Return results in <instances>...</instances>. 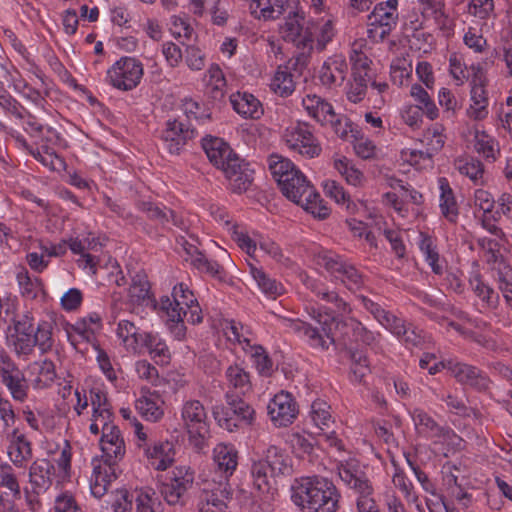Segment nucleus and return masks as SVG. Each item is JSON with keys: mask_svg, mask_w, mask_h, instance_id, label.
Here are the masks:
<instances>
[{"mask_svg": "<svg viewBox=\"0 0 512 512\" xmlns=\"http://www.w3.org/2000/svg\"><path fill=\"white\" fill-rule=\"evenodd\" d=\"M471 85V104L466 114L473 120H483L488 116V97L485 90L486 79L481 69L474 73Z\"/></svg>", "mask_w": 512, "mask_h": 512, "instance_id": "obj_21", "label": "nucleus"}, {"mask_svg": "<svg viewBox=\"0 0 512 512\" xmlns=\"http://www.w3.org/2000/svg\"><path fill=\"white\" fill-rule=\"evenodd\" d=\"M226 379L229 386L235 389L239 394H246L251 391L252 385L250 375L239 365H231L226 370Z\"/></svg>", "mask_w": 512, "mask_h": 512, "instance_id": "obj_44", "label": "nucleus"}, {"mask_svg": "<svg viewBox=\"0 0 512 512\" xmlns=\"http://www.w3.org/2000/svg\"><path fill=\"white\" fill-rule=\"evenodd\" d=\"M32 344L33 348L38 346L42 353H45L52 348V326L49 322L43 321L37 324Z\"/></svg>", "mask_w": 512, "mask_h": 512, "instance_id": "obj_54", "label": "nucleus"}, {"mask_svg": "<svg viewBox=\"0 0 512 512\" xmlns=\"http://www.w3.org/2000/svg\"><path fill=\"white\" fill-rule=\"evenodd\" d=\"M54 465L48 459H37L29 468V482L36 495L44 493L52 485Z\"/></svg>", "mask_w": 512, "mask_h": 512, "instance_id": "obj_29", "label": "nucleus"}, {"mask_svg": "<svg viewBox=\"0 0 512 512\" xmlns=\"http://www.w3.org/2000/svg\"><path fill=\"white\" fill-rule=\"evenodd\" d=\"M316 319L321 326L320 328L313 327L311 324L299 319L291 320L288 327L292 332L304 339L310 347L325 351L335 342L332 333L333 327L336 326L335 316L318 313Z\"/></svg>", "mask_w": 512, "mask_h": 512, "instance_id": "obj_5", "label": "nucleus"}, {"mask_svg": "<svg viewBox=\"0 0 512 512\" xmlns=\"http://www.w3.org/2000/svg\"><path fill=\"white\" fill-rule=\"evenodd\" d=\"M306 21L303 12H290L281 26V33L287 42H292L298 48L313 49V32Z\"/></svg>", "mask_w": 512, "mask_h": 512, "instance_id": "obj_12", "label": "nucleus"}, {"mask_svg": "<svg viewBox=\"0 0 512 512\" xmlns=\"http://www.w3.org/2000/svg\"><path fill=\"white\" fill-rule=\"evenodd\" d=\"M193 292L189 290L188 286L180 283L174 286L172 291V298L163 296L160 299V309L167 314L171 320H180L183 307L195 303Z\"/></svg>", "mask_w": 512, "mask_h": 512, "instance_id": "obj_22", "label": "nucleus"}, {"mask_svg": "<svg viewBox=\"0 0 512 512\" xmlns=\"http://www.w3.org/2000/svg\"><path fill=\"white\" fill-rule=\"evenodd\" d=\"M194 486V472L186 466L175 467L161 486V494L169 505H185Z\"/></svg>", "mask_w": 512, "mask_h": 512, "instance_id": "obj_7", "label": "nucleus"}, {"mask_svg": "<svg viewBox=\"0 0 512 512\" xmlns=\"http://www.w3.org/2000/svg\"><path fill=\"white\" fill-rule=\"evenodd\" d=\"M207 88L209 95L214 100H221L225 95L226 80L224 73L217 64H212L208 69Z\"/></svg>", "mask_w": 512, "mask_h": 512, "instance_id": "obj_47", "label": "nucleus"}, {"mask_svg": "<svg viewBox=\"0 0 512 512\" xmlns=\"http://www.w3.org/2000/svg\"><path fill=\"white\" fill-rule=\"evenodd\" d=\"M184 110L189 120L194 119L199 124H205L211 120V112L208 108H202L198 102L188 100L184 104Z\"/></svg>", "mask_w": 512, "mask_h": 512, "instance_id": "obj_63", "label": "nucleus"}, {"mask_svg": "<svg viewBox=\"0 0 512 512\" xmlns=\"http://www.w3.org/2000/svg\"><path fill=\"white\" fill-rule=\"evenodd\" d=\"M348 72V64L342 55H334L324 61L318 72V78L325 87L341 86Z\"/></svg>", "mask_w": 512, "mask_h": 512, "instance_id": "obj_25", "label": "nucleus"}, {"mask_svg": "<svg viewBox=\"0 0 512 512\" xmlns=\"http://www.w3.org/2000/svg\"><path fill=\"white\" fill-rule=\"evenodd\" d=\"M145 337V342L143 344V348H145L150 356L162 363H167L170 358L169 349L166 343L158 336V334H154L152 332L147 333Z\"/></svg>", "mask_w": 512, "mask_h": 512, "instance_id": "obj_46", "label": "nucleus"}, {"mask_svg": "<svg viewBox=\"0 0 512 512\" xmlns=\"http://www.w3.org/2000/svg\"><path fill=\"white\" fill-rule=\"evenodd\" d=\"M306 286L315 294L321 301L331 304V313L325 315L335 316V325H337L340 316L347 315L351 312L350 305L339 295L335 290H330L324 283L308 279Z\"/></svg>", "mask_w": 512, "mask_h": 512, "instance_id": "obj_20", "label": "nucleus"}, {"mask_svg": "<svg viewBox=\"0 0 512 512\" xmlns=\"http://www.w3.org/2000/svg\"><path fill=\"white\" fill-rule=\"evenodd\" d=\"M470 286L474 293L489 307L495 308L498 305V293L489 285L485 284L479 275L470 279Z\"/></svg>", "mask_w": 512, "mask_h": 512, "instance_id": "obj_51", "label": "nucleus"}, {"mask_svg": "<svg viewBox=\"0 0 512 512\" xmlns=\"http://www.w3.org/2000/svg\"><path fill=\"white\" fill-rule=\"evenodd\" d=\"M135 406L138 412L149 421L155 422L163 415V411L157 403L147 397L138 399Z\"/></svg>", "mask_w": 512, "mask_h": 512, "instance_id": "obj_61", "label": "nucleus"}, {"mask_svg": "<svg viewBox=\"0 0 512 512\" xmlns=\"http://www.w3.org/2000/svg\"><path fill=\"white\" fill-rule=\"evenodd\" d=\"M334 168L341 174L346 182L353 186H361L365 180L363 172L358 169L352 160L340 157L334 160Z\"/></svg>", "mask_w": 512, "mask_h": 512, "instance_id": "obj_43", "label": "nucleus"}, {"mask_svg": "<svg viewBox=\"0 0 512 512\" xmlns=\"http://www.w3.org/2000/svg\"><path fill=\"white\" fill-rule=\"evenodd\" d=\"M9 440L8 455L12 463L18 468H24L32 458V447L30 441L18 429L7 433Z\"/></svg>", "mask_w": 512, "mask_h": 512, "instance_id": "obj_28", "label": "nucleus"}, {"mask_svg": "<svg viewBox=\"0 0 512 512\" xmlns=\"http://www.w3.org/2000/svg\"><path fill=\"white\" fill-rule=\"evenodd\" d=\"M261 460L268 466L270 476H287L293 471L292 459L282 448L270 445L262 451Z\"/></svg>", "mask_w": 512, "mask_h": 512, "instance_id": "obj_27", "label": "nucleus"}, {"mask_svg": "<svg viewBox=\"0 0 512 512\" xmlns=\"http://www.w3.org/2000/svg\"><path fill=\"white\" fill-rule=\"evenodd\" d=\"M251 476L254 487L260 492L269 490L270 472L268 466L260 459L253 461L251 466Z\"/></svg>", "mask_w": 512, "mask_h": 512, "instance_id": "obj_57", "label": "nucleus"}, {"mask_svg": "<svg viewBox=\"0 0 512 512\" xmlns=\"http://www.w3.org/2000/svg\"><path fill=\"white\" fill-rule=\"evenodd\" d=\"M474 147L475 150L486 159L495 160V153L498 151L497 143L485 132L476 134Z\"/></svg>", "mask_w": 512, "mask_h": 512, "instance_id": "obj_62", "label": "nucleus"}, {"mask_svg": "<svg viewBox=\"0 0 512 512\" xmlns=\"http://www.w3.org/2000/svg\"><path fill=\"white\" fill-rule=\"evenodd\" d=\"M226 400L229 406L228 408H225L222 405H217L212 409L213 417L219 426L229 431H233V429L236 428L238 424L232 415L236 416L238 420L244 422L245 424L252 423L255 415V410L252 408V406H250L240 397L230 394L229 392L226 393Z\"/></svg>", "mask_w": 512, "mask_h": 512, "instance_id": "obj_9", "label": "nucleus"}, {"mask_svg": "<svg viewBox=\"0 0 512 512\" xmlns=\"http://www.w3.org/2000/svg\"><path fill=\"white\" fill-rule=\"evenodd\" d=\"M202 147L209 161L220 170L238 156L228 143L218 137H205L202 140Z\"/></svg>", "mask_w": 512, "mask_h": 512, "instance_id": "obj_26", "label": "nucleus"}, {"mask_svg": "<svg viewBox=\"0 0 512 512\" xmlns=\"http://www.w3.org/2000/svg\"><path fill=\"white\" fill-rule=\"evenodd\" d=\"M316 263L350 291H357L364 285L363 275L354 265L332 251H322L316 255Z\"/></svg>", "mask_w": 512, "mask_h": 512, "instance_id": "obj_6", "label": "nucleus"}, {"mask_svg": "<svg viewBox=\"0 0 512 512\" xmlns=\"http://www.w3.org/2000/svg\"><path fill=\"white\" fill-rule=\"evenodd\" d=\"M229 497L230 490L227 483L207 482L198 497V510L199 512H226L225 500Z\"/></svg>", "mask_w": 512, "mask_h": 512, "instance_id": "obj_17", "label": "nucleus"}, {"mask_svg": "<svg viewBox=\"0 0 512 512\" xmlns=\"http://www.w3.org/2000/svg\"><path fill=\"white\" fill-rule=\"evenodd\" d=\"M251 274L260 290L269 298L276 299L285 292L282 283L269 277L262 269L251 266Z\"/></svg>", "mask_w": 512, "mask_h": 512, "instance_id": "obj_40", "label": "nucleus"}, {"mask_svg": "<svg viewBox=\"0 0 512 512\" xmlns=\"http://www.w3.org/2000/svg\"><path fill=\"white\" fill-rule=\"evenodd\" d=\"M269 169L278 185L282 184L285 178L295 176L300 170L288 158L273 154L268 159Z\"/></svg>", "mask_w": 512, "mask_h": 512, "instance_id": "obj_41", "label": "nucleus"}, {"mask_svg": "<svg viewBox=\"0 0 512 512\" xmlns=\"http://www.w3.org/2000/svg\"><path fill=\"white\" fill-rule=\"evenodd\" d=\"M456 167L462 175L469 177L475 184L482 183L484 168L480 160L472 157L458 159Z\"/></svg>", "mask_w": 512, "mask_h": 512, "instance_id": "obj_49", "label": "nucleus"}, {"mask_svg": "<svg viewBox=\"0 0 512 512\" xmlns=\"http://www.w3.org/2000/svg\"><path fill=\"white\" fill-rule=\"evenodd\" d=\"M149 463L156 470H166L174 461L173 445L166 442L154 443L144 448Z\"/></svg>", "mask_w": 512, "mask_h": 512, "instance_id": "obj_34", "label": "nucleus"}, {"mask_svg": "<svg viewBox=\"0 0 512 512\" xmlns=\"http://www.w3.org/2000/svg\"><path fill=\"white\" fill-rule=\"evenodd\" d=\"M302 105L309 116L314 118L321 125H327L334 117L333 106L317 95H307L302 99Z\"/></svg>", "mask_w": 512, "mask_h": 512, "instance_id": "obj_36", "label": "nucleus"}, {"mask_svg": "<svg viewBox=\"0 0 512 512\" xmlns=\"http://www.w3.org/2000/svg\"><path fill=\"white\" fill-rule=\"evenodd\" d=\"M213 462L227 480L237 468L238 451L231 444L219 443L213 449Z\"/></svg>", "mask_w": 512, "mask_h": 512, "instance_id": "obj_30", "label": "nucleus"}, {"mask_svg": "<svg viewBox=\"0 0 512 512\" xmlns=\"http://www.w3.org/2000/svg\"><path fill=\"white\" fill-rule=\"evenodd\" d=\"M444 366L448 367L453 377L461 384L468 385L478 391H485L489 388L490 379L475 366L451 359Z\"/></svg>", "mask_w": 512, "mask_h": 512, "instance_id": "obj_18", "label": "nucleus"}, {"mask_svg": "<svg viewBox=\"0 0 512 512\" xmlns=\"http://www.w3.org/2000/svg\"><path fill=\"white\" fill-rule=\"evenodd\" d=\"M268 415L277 427H286L293 422L298 414L296 402L288 392L277 393L267 406Z\"/></svg>", "mask_w": 512, "mask_h": 512, "instance_id": "obj_16", "label": "nucleus"}, {"mask_svg": "<svg viewBox=\"0 0 512 512\" xmlns=\"http://www.w3.org/2000/svg\"><path fill=\"white\" fill-rule=\"evenodd\" d=\"M299 58L289 60L286 65H280L270 84L271 89L281 97H288L295 91V81L292 70H295Z\"/></svg>", "mask_w": 512, "mask_h": 512, "instance_id": "obj_31", "label": "nucleus"}, {"mask_svg": "<svg viewBox=\"0 0 512 512\" xmlns=\"http://www.w3.org/2000/svg\"><path fill=\"white\" fill-rule=\"evenodd\" d=\"M17 281L22 296L28 299H35L42 290L41 280L37 277L32 278L25 269L17 274Z\"/></svg>", "mask_w": 512, "mask_h": 512, "instance_id": "obj_52", "label": "nucleus"}, {"mask_svg": "<svg viewBox=\"0 0 512 512\" xmlns=\"http://www.w3.org/2000/svg\"><path fill=\"white\" fill-rule=\"evenodd\" d=\"M194 128L187 126L182 121L174 119L166 122V127L161 133L163 148L172 155L180 153L186 142L195 137Z\"/></svg>", "mask_w": 512, "mask_h": 512, "instance_id": "obj_15", "label": "nucleus"}, {"mask_svg": "<svg viewBox=\"0 0 512 512\" xmlns=\"http://www.w3.org/2000/svg\"><path fill=\"white\" fill-rule=\"evenodd\" d=\"M137 207L146 213L150 220L157 221L162 228L170 229L169 224L171 223L182 231L188 230L186 221L166 206H159L151 201H139Z\"/></svg>", "mask_w": 512, "mask_h": 512, "instance_id": "obj_24", "label": "nucleus"}, {"mask_svg": "<svg viewBox=\"0 0 512 512\" xmlns=\"http://www.w3.org/2000/svg\"><path fill=\"white\" fill-rule=\"evenodd\" d=\"M418 434L431 439L446 438L450 432L449 429L440 426L428 413L424 410L416 408L411 412Z\"/></svg>", "mask_w": 512, "mask_h": 512, "instance_id": "obj_32", "label": "nucleus"}, {"mask_svg": "<svg viewBox=\"0 0 512 512\" xmlns=\"http://www.w3.org/2000/svg\"><path fill=\"white\" fill-rule=\"evenodd\" d=\"M0 486L8 489L14 499H20V485L10 464L0 465Z\"/></svg>", "mask_w": 512, "mask_h": 512, "instance_id": "obj_58", "label": "nucleus"}, {"mask_svg": "<svg viewBox=\"0 0 512 512\" xmlns=\"http://www.w3.org/2000/svg\"><path fill=\"white\" fill-rule=\"evenodd\" d=\"M222 171L229 181L230 189L235 193L247 191L254 179V170L239 156L228 163Z\"/></svg>", "mask_w": 512, "mask_h": 512, "instance_id": "obj_23", "label": "nucleus"}, {"mask_svg": "<svg viewBox=\"0 0 512 512\" xmlns=\"http://www.w3.org/2000/svg\"><path fill=\"white\" fill-rule=\"evenodd\" d=\"M309 27L313 32V44L316 42V49L323 51L327 44L335 36V28L331 19L322 21H309Z\"/></svg>", "mask_w": 512, "mask_h": 512, "instance_id": "obj_42", "label": "nucleus"}, {"mask_svg": "<svg viewBox=\"0 0 512 512\" xmlns=\"http://www.w3.org/2000/svg\"><path fill=\"white\" fill-rule=\"evenodd\" d=\"M15 90L19 92L24 98L31 101L37 107L46 110V98L39 90L32 87L27 82L20 80L14 83Z\"/></svg>", "mask_w": 512, "mask_h": 512, "instance_id": "obj_59", "label": "nucleus"}, {"mask_svg": "<svg viewBox=\"0 0 512 512\" xmlns=\"http://www.w3.org/2000/svg\"><path fill=\"white\" fill-rule=\"evenodd\" d=\"M150 284L145 275L136 274L129 287V297L133 303L140 304L149 298Z\"/></svg>", "mask_w": 512, "mask_h": 512, "instance_id": "obj_55", "label": "nucleus"}, {"mask_svg": "<svg viewBox=\"0 0 512 512\" xmlns=\"http://www.w3.org/2000/svg\"><path fill=\"white\" fill-rule=\"evenodd\" d=\"M323 189L325 194L335 200L336 203L345 205L348 211L354 212L356 205L350 200L349 195L339 183L334 180H327Z\"/></svg>", "mask_w": 512, "mask_h": 512, "instance_id": "obj_53", "label": "nucleus"}, {"mask_svg": "<svg viewBox=\"0 0 512 512\" xmlns=\"http://www.w3.org/2000/svg\"><path fill=\"white\" fill-rule=\"evenodd\" d=\"M102 433L100 446L103 452V463L94 465L91 477V493L101 498L108 490V486L117 478V464L124 458L126 446L120 429L107 427Z\"/></svg>", "mask_w": 512, "mask_h": 512, "instance_id": "obj_2", "label": "nucleus"}, {"mask_svg": "<svg viewBox=\"0 0 512 512\" xmlns=\"http://www.w3.org/2000/svg\"><path fill=\"white\" fill-rule=\"evenodd\" d=\"M233 109L244 118L259 119L263 115L260 101L248 92H237L230 96Z\"/></svg>", "mask_w": 512, "mask_h": 512, "instance_id": "obj_33", "label": "nucleus"}, {"mask_svg": "<svg viewBox=\"0 0 512 512\" xmlns=\"http://www.w3.org/2000/svg\"><path fill=\"white\" fill-rule=\"evenodd\" d=\"M142 76V63L134 57L124 56L108 69L107 82L118 90L130 91L139 85Z\"/></svg>", "mask_w": 512, "mask_h": 512, "instance_id": "obj_8", "label": "nucleus"}, {"mask_svg": "<svg viewBox=\"0 0 512 512\" xmlns=\"http://www.w3.org/2000/svg\"><path fill=\"white\" fill-rule=\"evenodd\" d=\"M337 473L341 481L358 495L356 500L358 512H380L372 497L374 489L371 481L357 461L341 462L337 465Z\"/></svg>", "mask_w": 512, "mask_h": 512, "instance_id": "obj_4", "label": "nucleus"}, {"mask_svg": "<svg viewBox=\"0 0 512 512\" xmlns=\"http://www.w3.org/2000/svg\"><path fill=\"white\" fill-rule=\"evenodd\" d=\"M283 138L290 149L306 158L317 157L322 151L319 141L306 123H298L295 126L287 128Z\"/></svg>", "mask_w": 512, "mask_h": 512, "instance_id": "obj_11", "label": "nucleus"}, {"mask_svg": "<svg viewBox=\"0 0 512 512\" xmlns=\"http://www.w3.org/2000/svg\"><path fill=\"white\" fill-rule=\"evenodd\" d=\"M398 0H387L378 3L368 15V26H379V39L383 40L389 35L398 20Z\"/></svg>", "mask_w": 512, "mask_h": 512, "instance_id": "obj_19", "label": "nucleus"}, {"mask_svg": "<svg viewBox=\"0 0 512 512\" xmlns=\"http://www.w3.org/2000/svg\"><path fill=\"white\" fill-rule=\"evenodd\" d=\"M419 248L432 271L437 275L442 274L443 266L440 263L439 253L432 237L421 233Z\"/></svg>", "mask_w": 512, "mask_h": 512, "instance_id": "obj_45", "label": "nucleus"}, {"mask_svg": "<svg viewBox=\"0 0 512 512\" xmlns=\"http://www.w3.org/2000/svg\"><path fill=\"white\" fill-rule=\"evenodd\" d=\"M66 333L71 345L80 352L86 349L82 348V345L92 343L95 339V329L87 323L86 318L77 320L74 324H68Z\"/></svg>", "mask_w": 512, "mask_h": 512, "instance_id": "obj_35", "label": "nucleus"}, {"mask_svg": "<svg viewBox=\"0 0 512 512\" xmlns=\"http://www.w3.org/2000/svg\"><path fill=\"white\" fill-rule=\"evenodd\" d=\"M410 95L417 103L416 105H420V107L424 110L425 115L430 120H434L438 117V108L436 107L428 92L420 84H413L411 86Z\"/></svg>", "mask_w": 512, "mask_h": 512, "instance_id": "obj_48", "label": "nucleus"}, {"mask_svg": "<svg viewBox=\"0 0 512 512\" xmlns=\"http://www.w3.org/2000/svg\"><path fill=\"white\" fill-rule=\"evenodd\" d=\"M329 410L330 406L323 400H315L311 405L310 417L321 430L329 429L333 423Z\"/></svg>", "mask_w": 512, "mask_h": 512, "instance_id": "obj_50", "label": "nucleus"}, {"mask_svg": "<svg viewBox=\"0 0 512 512\" xmlns=\"http://www.w3.org/2000/svg\"><path fill=\"white\" fill-rule=\"evenodd\" d=\"M341 497L334 482L320 475L296 478L291 485V500L301 512H337Z\"/></svg>", "mask_w": 512, "mask_h": 512, "instance_id": "obj_1", "label": "nucleus"}, {"mask_svg": "<svg viewBox=\"0 0 512 512\" xmlns=\"http://www.w3.org/2000/svg\"><path fill=\"white\" fill-rule=\"evenodd\" d=\"M279 187L287 199L303 207L315 218L323 220L330 215V208L326 206L319 193L301 171L295 176L286 177Z\"/></svg>", "mask_w": 512, "mask_h": 512, "instance_id": "obj_3", "label": "nucleus"}, {"mask_svg": "<svg viewBox=\"0 0 512 512\" xmlns=\"http://www.w3.org/2000/svg\"><path fill=\"white\" fill-rule=\"evenodd\" d=\"M35 321L29 313L17 314L13 319V333L8 337L13 350L19 356H28L33 352L32 339Z\"/></svg>", "mask_w": 512, "mask_h": 512, "instance_id": "obj_13", "label": "nucleus"}, {"mask_svg": "<svg viewBox=\"0 0 512 512\" xmlns=\"http://www.w3.org/2000/svg\"><path fill=\"white\" fill-rule=\"evenodd\" d=\"M439 187L441 190L439 204L441 213L449 222H456L459 210L448 180L446 178H440Z\"/></svg>", "mask_w": 512, "mask_h": 512, "instance_id": "obj_39", "label": "nucleus"}, {"mask_svg": "<svg viewBox=\"0 0 512 512\" xmlns=\"http://www.w3.org/2000/svg\"><path fill=\"white\" fill-rule=\"evenodd\" d=\"M28 373L35 388H44L53 383L56 372L54 363L50 360L36 361L28 366Z\"/></svg>", "mask_w": 512, "mask_h": 512, "instance_id": "obj_37", "label": "nucleus"}, {"mask_svg": "<svg viewBox=\"0 0 512 512\" xmlns=\"http://www.w3.org/2000/svg\"><path fill=\"white\" fill-rule=\"evenodd\" d=\"M491 270L507 306L512 309V267L505 260L492 267Z\"/></svg>", "mask_w": 512, "mask_h": 512, "instance_id": "obj_38", "label": "nucleus"}, {"mask_svg": "<svg viewBox=\"0 0 512 512\" xmlns=\"http://www.w3.org/2000/svg\"><path fill=\"white\" fill-rule=\"evenodd\" d=\"M132 507V500L127 490H118L114 500L107 504L102 512H128Z\"/></svg>", "mask_w": 512, "mask_h": 512, "instance_id": "obj_64", "label": "nucleus"}, {"mask_svg": "<svg viewBox=\"0 0 512 512\" xmlns=\"http://www.w3.org/2000/svg\"><path fill=\"white\" fill-rule=\"evenodd\" d=\"M477 243L481 249L485 251L486 262L490 268L505 261L503 255L500 253V244L497 240L483 237L479 238Z\"/></svg>", "mask_w": 512, "mask_h": 512, "instance_id": "obj_56", "label": "nucleus"}, {"mask_svg": "<svg viewBox=\"0 0 512 512\" xmlns=\"http://www.w3.org/2000/svg\"><path fill=\"white\" fill-rule=\"evenodd\" d=\"M290 444L298 455H311L314 450L315 439L310 434L293 433L290 436Z\"/></svg>", "mask_w": 512, "mask_h": 512, "instance_id": "obj_60", "label": "nucleus"}, {"mask_svg": "<svg viewBox=\"0 0 512 512\" xmlns=\"http://www.w3.org/2000/svg\"><path fill=\"white\" fill-rule=\"evenodd\" d=\"M0 359V382L15 402L24 403L29 397V381L8 355H1Z\"/></svg>", "mask_w": 512, "mask_h": 512, "instance_id": "obj_10", "label": "nucleus"}, {"mask_svg": "<svg viewBox=\"0 0 512 512\" xmlns=\"http://www.w3.org/2000/svg\"><path fill=\"white\" fill-rule=\"evenodd\" d=\"M181 418L191 437L203 439L208 433L207 412L199 400L190 399L185 401L181 409Z\"/></svg>", "mask_w": 512, "mask_h": 512, "instance_id": "obj_14", "label": "nucleus"}]
</instances>
